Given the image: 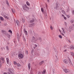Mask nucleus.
<instances>
[{"label": "nucleus", "mask_w": 74, "mask_h": 74, "mask_svg": "<svg viewBox=\"0 0 74 74\" xmlns=\"http://www.w3.org/2000/svg\"><path fill=\"white\" fill-rule=\"evenodd\" d=\"M62 14H65V12L64 10H62Z\"/></svg>", "instance_id": "a878e982"}, {"label": "nucleus", "mask_w": 74, "mask_h": 74, "mask_svg": "<svg viewBox=\"0 0 74 74\" xmlns=\"http://www.w3.org/2000/svg\"><path fill=\"white\" fill-rule=\"evenodd\" d=\"M61 34H62V35L63 36H64V34H63L62 32H61Z\"/></svg>", "instance_id": "c9c22d12"}, {"label": "nucleus", "mask_w": 74, "mask_h": 74, "mask_svg": "<svg viewBox=\"0 0 74 74\" xmlns=\"http://www.w3.org/2000/svg\"><path fill=\"white\" fill-rule=\"evenodd\" d=\"M32 39L33 40V41H34L35 42H36V41H37V40H38V38H36L35 39V37H34V36H33L32 38Z\"/></svg>", "instance_id": "20e7f679"}, {"label": "nucleus", "mask_w": 74, "mask_h": 74, "mask_svg": "<svg viewBox=\"0 0 74 74\" xmlns=\"http://www.w3.org/2000/svg\"><path fill=\"white\" fill-rule=\"evenodd\" d=\"M47 2L48 3H49V0H47Z\"/></svg>", "instance_id": "3c124183"}, {"label": "nucleus", "mask_w": 74, "mask_h": 74, "mask_svg": "<svg viewBox=\"0 0 74 74\" xmlns=\"http://www.w3.org/2000/svg\"><path fill=\"white\" fill-rule=\"evenodd\" d=\"M16 24L18 26H19V22L18 21L16 20Z\"/></svg>", "instance_id": "a211bd4d"}, {"label": "nucleus", "mask_w": 74, "mask_h": 74, "mask_svg": "<svg viewBox=\"0 0 74 74\" xmlns=\"http://www.w3.org/2000/svg\"><path fill=\"white\" fill-rule=\"evenodd\" d=\"M24 32L25 35H27V31L26 30V29H24Z\"/></svg>", "instance_id": "9d476101"}, {"label": "nucleus", "mask_w": 74, "mask_h": 74, "mask_svg": "<svg viewBox=\"0 0 74 74\" xmlns=\"http://www.w3.org/2000/svg\"><path fill=\"white\" fill-rule=\"evenodd\" d=\"M71 23H74V20H71Z\"/></svg>", "instance_id": "f704fd0d"}, {"label": "nucleus", "mask_w": 74, "mask_h": 74, "mask_svg": "<svg viewBox=\"0 0 74 74\" xmlns=\"http://www.w3.org/2000/svg\"><path fill=\"white\" fill-rule=\"evenodd\" d=\"M36 55H37V54H36Z\"/></svg>", "instance_id": "69168bd1"}, {"label": "nucleus", "mask_w": 74, "mask_h": 74, "mask_svg": "<svg viewBox=\"0 0 74 74\" xmlns=\"http://www.w3.org/2000/svg\"><path fill=\"white\" fill-rule=\"evenodd\" d=\"M1 67V65H0V68Z\"/></svg>", "instance_id": "680f3d73"}, {"label": "nucleus", "mask_w": 74, "mask_h": 74, "mask_svg": "<svg viewBox=\"0 0 74 74\" xmlns=\"http://www.w3.org/2000/svg\"><path fill=\"white\" fill-rule=\"evenodd\" d=\"M12 12H14V10H13V9H12Z\"/></svg>", "instance_id": "49530a36"}, {"label": "nucleus", "mask_w": 74, "mask_h": 74, "mask_svg": "<svg viewBox=\"0 0 74 74\" xmlns=\"http://www.w3.org/2000/svg\"><path fill=\"white\" fill-rule=\"evenodd\" d=\"M14 64H15V65L17 64V65H21V64H19V63L17 64L16 62L15 61H14Z\"/></svg>", "instance_id": "aec40b11"}, {"label": "nucleus", "mask_w": 74, "mask_h": 74, "mask_svg": "<svg viewBox=\"0 0 74 74\" xmlns=\"http://www.w3.org/2000/svg\"><path fill=\"white\" fill-rule=\"evenodd\" d=\"M16 66H17V67H19V66H20V65H17Z\"/></svg>", "instance_id": "6e6d98bb"}, {"label": "nucleus", "mask_w": 74, "mask_h": 74, "mask_svg": "<svg viewBox=\"0 0 74 74\" xmlns=\"http://www.w3.org/2000/svg\"><path fill=\"white\" fill-rule=\"evenodd\" d=\"M64 23L65 26H67V23L66 22H64Z\"/></svg>", "instance_id": "a19ab883"}, {"label": "nucleus", "mask_w": 74, "mask_h": 74, "mask_svg": "<svg viewBox=\"0 0 74 74\" xmlns=\"http://www.w3.org/2000/svg\"><path fill=\"white\" fill-rule=\"evenodd\" d=\"M67 51V50H65L64 52H66Z\"/></svg>", "instance_id": "5fc2aeb1"}, {"label": "nucleus", "mask_w": 74, "mask_h": 74, "mask_svg": "<svg viewBox=\"0 0 74 74\" xmlns=\"http://www.w3.org/2000/svg\"><path fill=\"white\" fill-rule=\"evenodd\" d=\"M39 40L40 41V42H41V41H42V39L41 38H39Z\"/></svg>", "instance_id": "2f4dec72"}, {"label": "nucleus", "mask_w": 74, "mask_h": 74, "mask_svg": "<svg viewBox=\"0 0 74 74\" xmlns=\"http://www.w3.org/2000/svg\"><path fill=\"white\" fill-rule=\"evenodd\" d=\"M44 63V61L42 60V61H41V62H39V64H43V63Z\"/></svg>", "instance_id": "6ab92c4d"}, {"label": "nucleus", "mask_w": 74, "mask_h": 74, "mask_svg": "<svg viewBox=\"0 0 74 74\" xmlns=\"http://www.w3.org/2000/svg\"><path fill=\"white\" fill-rule=\"evenodd\" d=\"M59 31L60 32H61V31H60V30L59 29Z\"/></svg>", "instance_id": "bf43d9fd"}, {"label": "nucleus", "mask_w": 74, "mask_h": 74, "mask_svg": "<svg viewBox=\"0 0 74 74\" xmlns=\"http://www.w3.org/2000/svg\"><path fill=\"white\" fill-rule=\"evenodd\" d=\"M28 65H30V63H29L28 64Z\"/></svg>", "instance_id": "13d9d810"}, {"label": "nucleus", "mask_w": 74, "mask_h": 74, "mask_svg": "<svg viewBox=\"0 0 74 74\" xmlns=\"http://www.w3.org/2000/svg\"><path fill=\"white\" fill-rule=\"evenodd\" d=\"M68 41H69V42H70V40H68Z\"/></svg>", "instance_id": "864d4df0"}, {"label": "nucleus", "mask_w": 74, "mask_h": 74, "mask_svg": "<svg viewBox=\"0 0 74 74\" xmlns=\"http://www.w3.org/2000/svg\"><path fill=\"white\" fill-rule=\"evenodd\" d=\"M71 56H74V53L73 52H71Z\"/></svg>", "instance_id": "bb28decb"}, {"label": "nucleus", "mask_w": 74, "mask_h": 74, "mask_svg": "<svg viewBox=\"0 0 74 74\" xmlns=\"http://www.w3.org/2000/svg\"><path fill=\"white\" fill-rule=\"evenodd\" d=\"M23 9L24 11H27V10H29V8L27 6V5L26 4H24V5L22 6Z\"/></svg>", "instance_id": "f257e3e1"}, {"label": "nucleus", "mask_w": 74, "mask_h": 74, "mask_svg": "<svg viewBox=\"0 0 74 74\" xmlns=\"http://www.w3.org/2000/svg\"><path fill=\"white\" fill-rule=\"evenodd\" d=\"M68 60H71L70 59V58H69V57H68Z\"/></svg>", "instance_id": "37998d69"}, {"label": "nucleus", "mask_w": 74, "mask_h": 74, "mask_svg": "<svg viewBox=\"0 0 74 74\" xmlns=\"http://www.w3.org/2000/svg\"><path fill=\"white\" fill-rule=\"evenodd\" d=\"M60 38H62V36L59 35L58 36Z\"/></svg>", "instance_id": "c756f323"}, {"label": "nucleus", "mask_w": 74, "mask_h": 74, "mask_svg": "<svg viewBox=\"0 0 74 74\" xmlns=\"http://www.w3.org/2000/svg\"><path fill=\"white\" fill-rule=\"evenodd\" d=\"M8 32H10V33H12V31L11 30H9L8 31Z\"/></svg>", "instance_id": "72a5a7b5"}, {"label": "nucleus", "mask_w": 74, "mask_h": 74, "mask_svg": "<svg viewBox=\"0 0 74 74\" xmlns=\"http://www.w3.org/2000/svg\"><path fill=\"white\" fill-rule=\"evenodd\" d=\"M1 32L3 34H4L5 33V31L4 30H2Z\"/></svg>", "instance_id": "393cba45"}, {"label": "nucleus", "mask_w": 74, "mask_h": 74, "mask_svg": "<svg viewBox=\"0 0 74 74\" xmlns=\"http://www.w3.org/2000/svg\"><path fill=\"white\" fill-rule=\"evenodd\" d=\"M18 57L21 58V59H22L23 57V55L22 54H20L18 55Z\"/></svg>", "instance_id": "423d86ee"}, {"label": "nucleus", "mask_w": 74, "mask_h": 74, "mask_svg": "<svg viewBox=\"0 0 74 74\" xmlns=\"http://www.w3.org/2000/svg\"><path fill=\"white\" fill-rule=\"evenodd\" d=\"M6 3L8 5V6H9V3H8V1H6Z\"/></svg>", "instance_id": "4c0bfd02"}, {"label": "nucleus", "mask_w": 74, "mask_h": 74, "mask_svg": "<svg viewBox=\"0 0 74 74\" xmlns=\"http://www.w3.org/2000/svg\"><path fill=\"white\" fill-rule=\"evenodd\" d=\"M7 36L9 38H10V37H11V35L9 34H7Z\"/></svg>", "instance_id": "b1692460"}, {"label": "nucleus", "mask_w": 74, "mask_h": 74, "mask_svg": "<svg viewBox=\"0 0 74 74\" xmlns=\"http://www.w3.org/2000/svg\"><path fill=\"white\" fill-rule=\"evenodd\" d=\"M41 11L42 12H44V9L42 8H41Z\"/></svg>", "instance_id": "c85d7f7f"}, {"label": "nucleus", "mask_w": 74, "mask_h": 74, "mask_svg": "<svg viewBox=\"0 0 74 74\" xmlns=\"http://www.w3.org/2000/svg\"><path fill=\"white\" fill-rule=\"evenodd\" d=\"M26 4L28 5V6H29L30 5V4H29V3L28 2V1H27L26 3Z\"/></svg>", "instance_id": "4be33fe9"}, {"label": "nucleus", "mask_w": 74, "mask_h": 74, "mask_svg": "<svg viewBox=\"0 0 74 74\" xmlns=\"http://www.w3.org/2000/svg\"><path fill=\"white\" fill-rule=\"evenodd\" d=\"M69 29L70 32H71L72 30L74 29V24H73L72 25L71 27H69Z\"/></svg>", "instance_id": "f03ea898"}, {"label": "nucleus", "mask_w": 74, "mask_h": 74, "mask_svg": "<svg viewBox=\"0 0 74 74\" xmlns=\"http://www.w3.org/2000/svg\"><path fill=\"white\" fill-rule=\"evenodd\" d=\"M6 59L7 63L8 64H9V62H10L9 61V59H8V58H6Z\"/></svg>", "instance_id": "dca6fc26"}, {"label": "nucleus", "mask_w": 74, "mask_h": 74, "mask_svg": "<svg viewBox=\"0 0 74 74\" xmlns=\"http://www.w3.org/2000/svg\"><path fill=\"white\" fill-rule=\"evenodd\" d=\"M59 8V5H58V3L57 2L56 4V10H58Z\"/></svg>", "instance_id": "6e6552de"}, {"label": "nucleus", "mask_w": 74, "mask_h": 74, "mask_svg": "<svg viewBox=\"0 0 74 74\" xmlns=\"http://www.w3.org/2000/svg\"><path fill=\"white\" fill-rule=\"evenodd\" d=\"M72 14L73 15H74V10H72Z\"/></svg>", "instance_id": "58836bf2"}, {"label": "nucleus", "mask_w": 74, "mask_h": 74, "mask_svg": "<svg viewBox=\"0 0 74 74\" xmlns=\"http://www.w3.org/2000/svg\"><path fill=\"white\" fill-rule=\"evenodd\" d=\"M34 51V49H32V50L31 51V53H33V51Z\"/></svg>", "instance_id": "ea45409f"}, {"label": "nucleus", "mask_w": 74, "mask_h": 74, "mask_svg": "<svg viewBox=\"0 0 74 74\" xmlns=\"http://www.w3.org/2000/svg\"><path fill=\"white\" fill-rule=\"evenodd\" d=\"M63 62L65 64H67L68 63V61L67 60L65 59L63 60Z\"/></svg>", "instance_id": "39448f33"}, {"label": "nucleus", "mask_w": 74, "mask_h": 74, "mask_svg": "<svg viewBox=\"0 0 74 74\" xmlns=\"http://www.w3.org/2000/svg\"><path fill=\"white\" fill-rule=\"evenodd\" d=\"M50 29H51V30H53V27H52V26H51L50 27Z\"/></svg>", "instance_id": "473e14b6"}, {"label": "nucleus", "mask_w": 74, "mask_h": 74, "mask_svg": "<svg viewBox=\"0 0 74 74\" xmlns=\"http://www.w3.org/2000/svg\"><path fill=\"white\" fill-rule=\"evenodd\" d=\"M69 64H70V65H73V63H72V62H71V60H69Z\"/></svg>", "instance_id": "f8f14e48"}, {"label": "nucleus", "mask_w": 74, "mask_h": 74, "mask_svg": "<svg viewBox=\"0 0 74 74\" xmlns=\"http://www.w3.org/2000/svg\"><path fill=\"white\" fill-rule=\"evenodd\" d=\"M34 21V19L32 18L31 20L29 22L30 23H33V22Z\"/></svg>", "instance_id": "2eb2a0df"}, {"label": "nucleus", "mask_w": 74, "mask_h": 74, "mask_svg": "<svg viewBox=\"0 0 74 74\" xmlns=\"http://www.w3.org/2000/svg\"><path fill=\"white\" fill-rule=\"evenodd\" d=\"M64 71L65 72V73H68V72H69L70 71V70L66 69H64Z\"/></svg>", "instance_id": "0eeeda50"}, {"label": "nucleus", "mask_w": 74, "mask_h": 74, "mask_svg": "<svg viewBox=\"0 0 74 74\" xmlns=\"http://www.w3.org/2000/svg\"><path fill=\"white\" fill-rule=\"evenodd\" d=\"M0 18L1 20V21H3L4 20V18H3V17L1 16L0 17Z\"/></svg>", "instance_id": "5701e85b"}, {"label": "nucleus", "mask_w": 74, "mask_h": 74, "mask_svg": "<svg viewBox=\"0 0 74 74\" xmlns=\"http://www.w3.org/2000/svg\"><path fill=\"white\" fill-rule=\"evenodd\" d=\"M33 48H34V49H36V47H34Z\"/></svg>", "instance_id": "4d7b16f0"}, {"label": "nucleus", "mask_w": 74, "mask_h": 74, "mask_svg": "<svg viewBox=\"0 0 74 74\" xmlns=\"http://www.w3.org/2000/svg\"><path fill=\"white\" fill-rule=\"evenodd\" d=\"M0 59L3 61L2 63H4V58L3 57H1Z\"/></svg>", "instance_id": "4468645a"}, {"label": "nucleus", "mask_w": 74, "mask_h": 74, "mask_svg": "<svg viewBox=\"0 0 74 74\" xmlns=\"http://www.w3.org/2000/svg\"><path fill=\"white\" fill-rule=\"evenodd\" d=\"M19 58V59H21V58Z\"/></svg>", "instance_id": "0e129e2a"}, {"label": "nucleus", "mask_w": 74, "mask_h": 74, "mask_svg": "<svg viewBox=\"0 0 74 74\" xmlns=\"http://www.w3.org/2000/svg\"><path fill=\"white\" fill-rule=\"evenodd\" d=\"M28 67L29 69H30L31 67V66L30 65H28Z\"/></svg>", "instance_id": "7c9ffc66"}, {"label": "nucleus", "mask_w": 74, "mask_h": 74, "mask_svg": "<svg viewBox=\"0 0 74 74\" xmlns=\"http://www.w3.org/2000/svg\"><path fill=\"white\" fill-rule=\"evenodd\" d=\"M2 63L1 62V61H0V65H1Z\"/></svg>", "instance_id": "8fccbe9b"}, {"label": "nucleus", "mask_w": 74, "mask_h": 74, "mask_svg": "<svg viewBox=\"0 0 74 74\" xmlns=\"http://www.w3.org/2000/svg\"><path fill=\"white\" fill-rule=\"evenodd\" d=\"M8 74H11V73H10L9 72H8Z\"/></svg>", "instance_id": "052dcab7"}, {"label": "nucleus", "mask_w": 74, "mask_h": 74, "mask_svg": "<svg viewBox=\"0 0 74 74\" xmlns=\"http://www.w3.org/2000/svg\"><path fill=\"white\" fill-rule=\"evenodd\" d=\"M22 21L23 22V23H24V22H25V19H24V18H23L22 19Z\"/></svg>", "instance_id": "cd10ccee"}, {"label": "nucleus", "mask_w": 74, "mask_h": 74, "mask_svg": "<svg viewBox=\"0 0 74 74\" xmlns=\"http://www.w3.org/2000/svg\"><path fill=\"white\" fill-rule=\"evenodd\" d=\"M61 29L62 30L63 33H64V34H65L66 32H65V31L64 30V28H63V27H62Z\"/></svg>", "instance_id": "1a4fd4ad"}, {"label": "nucleus", "mask_w": 74, "mask_h": 74, "mask_svg": "<svg viewBox=\"0 0 74 74\" xmlns=\"http://www.w3.org/2000/svg\"><path fill=\"white\" fill-rule=\"evenodd\" d=\"M67 17L68 18H70V16L69 15H67Z\"/></svg>", "instance_id": "a18cd8bd"}, {"label": "nucleus", "mask_w": 74, "mask_h": 74, "mask_svg": "<svg viewBox=\"0 0 74 74\" xmlns=\"http://www.w3.org/2000/svg\"><path fill=\"white\" fill-rule=\"evenodd\" d=\"M0 23H1V22L0 21Z\"/></svg>", "instance_id": "e2e57ef3"}, {"label": "nucleus", "mask_w": 74, "mask_h": 74, "mask_svg": "<svg viewBox=\"0 0 74 74\" xmlns=\"http://www.w3.org/2000/svg\"><path fill=\"white\" fill-rule=\"evenodd\" d=\"M3 16L4 18H6L7 19H9L8 17L7 16H5V15L3 14Z\"/></svg>", "instance_id": "f3484780"}, {"label": "nucleus", "mask_w": 74, "mask_h": 74, "mask_svg": "<svg viewBox=\"0 0 74 74\" xmlns=\"http://www.w3.org/2000/svg\"><path fill=\"white\" fill-rule=\"evenodd\" d=\"M6 48L7 50L8 51L9 49H8V46H6Z\"/></svg>", "instance_id": "e433bc0d"}, {"label": "nucleus", "mask_w": 74, "mask_h": 74, "mask_svg": "<svg viewBox=\"0 0 74 74\" xmlns=\"http://www.w3.org/2000/svg\"><path fill=\"white\" fill-rule=\"evenodd\" d=\"M26 53L27 55L28 54V51H26Z\"/></svg>", "instance_id": "79ce46f5"}, {"label": "nucleus", "mask_w": 74, "mask_h": 74, "mask_svg": "<svg viewBox=\"0 0 74 74\" xmlns=\"http://www.w3.org/2000/svg\"><path fill=\"white\" fill-rule=\"evenodd\" d=\"M62 16H63V17L64 19H65V20H66V19H67V18H66V17H65L64 16V15L62 14Z\"/></svg>", "instance_id": "412c9836"}, {"label": "nucleus", "mask_w": 74, "mask_h": 74, "mask_svg": "<svg viewBox=\"0 0 74 74\" xmlns=\"http://www.w3.org/2000/svg\"><path fill=\"white\" fill-rule=\"evenodd\" d=\"M3 74H7V73H4Z\"/></svg>", "instance_id": "603ef678"}, {"label": "nucleus", "mask_w": 74, "mask_h": 74, "mask_svg": "<svg viewBox=\"0 0 74 74\" xmlns=\"http://www.w3.org/2000/svg\"><path fill=\"white\" fill-rule=\"evenodd\" d=\"M17 37H19V34L18 33L17 34Z\"/></svg>", "instance_id": "09e8293b"}, {"label": "nucleus", "mask_w": 74, "mask_h": 74, "mask_svg": "<svg viewBox=\"0 0 74 74\" xmlns=\"http://www.w3.org/2000/svg\"><path fill=\"white\" fill-rule=\"evenodd\" d=\"M47 72L46 70L44 69L43 70V72H42V74H45V73Z\"/></svg>", "instance_id": "ddd939ff"}, {"label": "nucleus", "mask_w": 74, "mask_h": 74, "mask_svg": "<svg viewBox=\"0 0 74 74\" xmlns=\"http://www.w3.org/2000/svg\"><path fill=\"white\" fill-rule=\"evenodd\" d=\"M34 46H35V47H37V45L35 44L34 45Z\"/></svg>", "instance_id": "c03bdc74"}, {"label": "nucleus", "mask_w": 74, "mask_h": 74, "mask_svg": "<svg viewBox=\"0 0 74 74\" xmlns=\"http://www.w3.org/2000/svg\"><path fill=\"white\" fill-rule=\"evenodd\" d=\"M70 49H72V50H73V49H74V45H71V46L70 47Z\"/></svg>", "instance_id": "9b49d317"}, {"label": "nucleus", "mask_w": 74, "mask_h": 74, "mask_svg": "<svg viewBox=\"0 0 74 74\" xmlns=\"http://www.w3.org/2000/svg\"><path fill=\"white\" fill-rule=\"evenodd\" d=\"M8 71L10 72L11 74H14V72H13V70H12L9 68L8 69Z\"/></svg>", "instance_id": "7ed1b4c3"}, {"label": "nucleus", "mask_w": 74, "mask_h": 74, "mask_svg": "<svg viewBox=\"0 0 74 74\" xmlns=\"http://www.w3.org/2000/svg\"><path fill=\"white\" fill-rule=\"evenodd\" d=\"M23 40H24V41H26V39H25V38H24Z\"/></svg>", "instance_id": "de8ad7c7"}]
</instances>
